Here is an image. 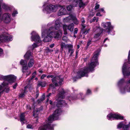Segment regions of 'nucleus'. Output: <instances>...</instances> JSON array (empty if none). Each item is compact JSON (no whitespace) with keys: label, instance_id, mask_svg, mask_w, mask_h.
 Instances as JSON below:
<instances>
[{"label":"nucleus","instance_id":"23","mask_svg":"<svg viewBox=\"0 0 130 130\" xmlns=\"http://www.w3.org/2000/svg\"><path fill=\"white\" fill-rule=\"evenodd\" d=\"M22 72L23 73V75H26V77L30 73V71L28 69L27 66H24L22 67Z\"/></svg>","mask_w":130,"mask_h":130},{"label":"nucleus","instance_id":"56","mask_svg":"<svg viewBox=\"0 0 130 130\" xmlns=\"http://www.w3.org/2000/svg\"><path fill=\"white\" fill-rule=\"evenodd\" d=\"M39 94L38 93V92L36 94V98L37 99V98L38 97V96H39Z\"/></svg>","mask_w":130,"mask_h":130},{"label":"nucleus","instance_id":"6","mask_svg":"<svg viewBox=\"0 0 130 130\" xmlns=\"http://www.w3.org/2000/svg\"><path fill=\"white\" fill-rule=\"evenodd\" d=\"M101 25L103 27L105 28V29H104L103 31L107 33L108 34L114 35L115 31L113 29L114 26L111 25L110 22H102Z\"/></svg>","mask_w":130,"mask_h":130},{"label":"nucleus","instance_id":"30","mask_svg":"<svg viewBox=\"0 0 130 130\" xmlns=\"http://www.w3.org/2000/svg\"><path fill=\"white\" fill-rule=\"evenodd\" d=\"M102 31H100L98 34H95L93 38L95 39V40L94 41V42L99 40V37Z\"/></svg>","mask_w":130,"mask_h":130},{"label":"nucleus","instance_id":"20","mask_svg":"<svg viewBox=\"0 0 130 130\" xmlns=\"http://www.w3.org/2000/svg\"><path fill=\"white\" fill-rule=\"evenodd\" d=\"M120 91L122 94L125 93L126 92H130V86L127 84L124 87L120 88Z\"/></svg>","mask_w":130,"mask_h":130},{"label":"nucleus","instance_id":"45","mask_svg":"<svg viewBox=\"0 0 130 130\" xmlns=\"http://www.w3.org/2000/svg\"><path fill=\"white\" fill-rule=\"evenodd\" d=\"M55 86L53 84H52L50 85L49 89H53L54 88Z\"/></svg>","mask_w":130,"mask_h":130},{"label":"nucleus","instance_id":"4","mask_svg":"<svg viewBox=\"0 0 130 130\" xmlns=\"http://www.w3.org/2000/svg\"><path fill=\"white\" fill-rule=\"evenodd\" d=\"M61 5L59 4L53 5L50 4L46 6L44 4L42 7V11L44 13L50 14L51 13L56 12L59 7Z\"/></svg>","mask_w":130,"mask_h":130},{"label":"nucleus","instance_id":"52","mask_svg":"<svg viewBox=\"0 0 130 130\" xmlns=\"http://www.w3.org/2000/svg\"><path fill=\"white\" fill-rule=\"evenodd\" d=\"M17 85V83H16L13 86V88L14 89H15L16 88V87Z\"/></svg>","mask_w":130,"mask_h":130},{"label":"nucleus","instance_id":"36","mask_svg":"<svg viewBox=\"0 0 130 130\" xmlns=\"http://www.w3.org/2000/svg\"><path fill=\"white\" fill-rule=\"evenodd\" d=\"M92 38H90L88 39L87 43V47L89 46L92 43V42L93 41H92Z\"/></svg>","mask_w":130,"mask_h":130},{"label":"nucleus","instance_id":"12","mask_svg":"<svg viewBox=\"0 0 130 130\" xmlns=\"http://www.w3.org/2000/svg\"><path fill=\"white\" fill-rule=\"evenodd\" d=\"M11 14L9 13H4L2 17H0V23L3 20L6 23H10L11 21Z\"/></svg>","mask_w":130,"mask_h":130},{"label":"nucleus","instance_id":"43","mask_svg":"<svg viewBox=\"0 0 130 130\" xmlns=\"http://www.w3.org/2000/svg\"><path fill=\"white\" fill-rule=\"evenodd\" d=\"M26 127L28 129H32L34 128L33 127L32 125L30 124H28L27 126Z\"/></svg>","mask_w":130,"mask_h":130},{"label":"nucleus","instance_id":"57","mask_svg":"<svg viewBox=\"0 0 130 130\" xmlns=\"http://www.w3.org/2000/svg\"><path fill=\"white\" fill-rule=\"evenodd\" d=\"M51 93H49L48 94L47 96V97L48 98L51 95Z\"/></svg>","mask_w":130,"mask_h":130},{"label":"nucleus","instance_id":"58","mask_svg":"<svg viewBox=\"0 0 130 130\" xmlns=\"http://www.w3.org/2000/svg\"><path fill=\"white\" fill-rule=\"evenodd\" d=\"M35 75H32V77H31V79H32L34 78L35 77Z\"/></svg>","mask_w":130,"mask_h":130},{"label":"nucleus","instance_id":"37","mask_svg":"<svg viewBox=\"0 0 130 130\" xmlns=\"http://www.w3.org/2000/svg\"><path fill=\"white\" fill-rule=\"evenodd\" d=\"M18 12L17 10L16 9H14L12 13V16L13 17H14L17 15V14H18Z\"/></svg>","mask_w":130,"mask_h":130},{"label":"nucleus","instance_id":"51","mask_svg":"<svg viewBox=\"0 0 130 130\" xmlns=\"http://www.w3.org/2000/svg\"><path fill=\"white\" fill-rule=\"evenodd\" d=\"M54 45V43H53L50 45V47L51 48H52L53 47Z\"/></svg>","mask_w":130,"mask_h":130},{"label":"nucleus","instance_id":"16","mask_svg":"<svg viewBox=\"0 0 130 130\" xmlns=\"http://www.w3.org/2000/svg\"><path fill=\"white\" fill-rule=\"evenodd\" d=\"M31 41H34L38 43H39L41 42L40 37L36 32L33 31L31 33Z\"/></svg>","mask_w":130,"mask_h":130},{"label":"nucleus","instance_id":"50","mask_svg":"<svg viewBox=\"0 0 130 130\" xmlns=\"http://www.w3.org/2000/svg\"><path fill=\"white\" fill-rule=\"evenodd\" d=\"M46 76V75L45 74H43L42 75L41 77V79H43Z\"/></svg>","mask_w":130,"mask_h":130},{"label":"nucleus","instance_id":"8","mask_svg":"<svg viewBox=\"0 0 130 130\" xmlns=\"http://www.w3.org/2000/svg\"><path fill=\"white\" fill-rule=\"evenodd\" d=\"M16 78V77L13 75L5 76L0 75V80H4L10 83L14 82L15 81Z\"/></svg>","mask_w":130,"mask_h":130},{"label":"nucleus","instance_id":"41","mask_svg":"<svg viewBox=\"0 0 130 130\" xmlns=\"http://www.w3.org/2000/svg\"><path fill=\"white\" fill-rule=\"evenodd\" d=\"M38 86H41L42 87H44L45 86V84L44 82H41L38 83Z\"/></svg>","mask_w":130,"mask_h":130},{"label":"nucleus","instance_id":"24","mask_svg":"<svg viewBox=\"0 0 130 130\" xmlns=\"http://www.w3.org/2000/svg\"><path fill=\"white\" fill-rule=\"evenodd\" d=\"M29 85H28L26 86L25 87L24 90H22L21 92L20 93L19 96L20 98L23 97L25 96V93H26V90L27 88H28L29 89H30V88H29Z\"/></svg>","mask_w":130,"mask_h":130},{"label":"nucleus","instance_id":"11","mask_svg":"<svg viewBox=\"0 0 130 130\" xmlns=\"http://www.w3.org/2000/svg\"><path fill=\"white\" fill-rule=\"evenodd\" d=\"M107 118L108 120H122L123 119V117L118 113H110L107 115Z\"/></svg>","mask_w":130,"mask_h":130},{"label":"nucleus","instance_id":"59","mask_svg":"<svg viewBox=\"0 0 130 130\" xmlns=\"http://www.w3.org/2000/svg\"><path fill=\"white\" fill-rule=\"evenodd\" d=\"M99 11H101L102 12H103L104 11V9L103 8H101L100 9Z\"/></svg>","mask_w":130,"mask_h":130},{"label":"nucleus","instance_id":"17","mask_svg":"<svg viewBox=\"0 0 130 130\" xmlns=\"http://www.w3.org/2000/svg\"><path fill=\"white\" fill-rule=\"evenodd\" d=\"M117 127L119 129L122 127V130H130V122L128 124L126 125V122L122 121L118 124Z\"/></svg>","mask_w":130,"mask_h":130},{"label":"nucleus","instance_id":"13","mask_svg":"<svg viewBox=\"0 0 130 130\" xmlns=\"http://www.w3.org/2000/svg\"><path fill=\"white\" fill-rule=\"evenodd\" d=\"M13 36L9 34H4L0 36V43L4 42H9L12 40Z\"/></svg>","mask_w":130,"mask_h":130},{"label":"nucleus","instance_id":"38","mask_svg":"<svg viewBox=\"0 0 130 130\" xmlns=\"http://www.w3.org/2000/svg\"><path fill=\"white\" fill-rule=\"evenodd\" d=\"M45 95L43 94L42 96V98L38 100V104H39L41 102L43 101L45 99Z\"/></svg>","mask_w":130,"mask_h":130},{"label":"nucleus","instance_id":"31","mask_svg":"<svg viewBox=\"0 0 130 130\" xmlns=\"http://www.w3.org/2000/svg\"><path fill=\"white\" fill-rule=\"evenodd\" d=\"M72 21L76 25H77L79 23V21L77 20L76 16L74 14H73V17L72 19Z\"/></svg>","mask_w":130,"mask_h":130},{"label":"nucleus","instance_id":"9","mask_svg":"<svg viewBox=\"0 0 130 130\" xmlns=\"http://www.w3.org/2000/svg\"><path fill=\"white\" fill-rule=\"evenodd\" d=\"M38 46V45L37 43H34L32 45V46L29 47L28 48L29 50L24 55V58L27 60L32 58V53L30 52V51H32L34 48L37 47Z\"/></svg>","mask_w":130,"mask_h":130},{"label":"nucleus","instance_id":"2","mask_svg":"<svg viewBox=\"0 0 130 130\" xmlns=\"http://www.w3.org/2000/svg\"><path fill=\"white\" fill-rule=\"evenodd\" d=\"M50 24H48L47 26L46 29L44 26H42L41 30L42 36L44 37L43 41L48 42L51 41L53 37L55 38H58L61 37L60 31L56 33L54 32V28L53 27H49Z\"/></svg>","mask_w":130,"mask_h":130},{"label":"nucleus","instance_id":"48","mask_svg":"<svg viewBox=\"0 0 130 130\" xmlns=\"http://www.w3.org/2000/svg\"><path fill=\"white\" fill-rule=\"evenodd\" d=\"M95 13V12H90L89 15V17H93Z\"/></svg>","mask_w":130,"mask_h":130},{"label":"nucleus","instance_id":"61","mask_svg":"<svg viewBox=\"0 0 130 130\" xmlns=\"http://www.w3.org/2000/svg\"><path fill=\"white\" fill-rule=\"evenodd\" d=\"M39 72H40V73H42L43 72V71L42 70H39Z\"/></svg>","mask_w":130,"mask_h":130},{"label":"nucleus","instance_id":"34","mask_svg":"<svg viewBox=\"0 0 130 130\" xmlns=\"http://www.w3.org/2000/svg\"><path fill=\"white\" fill-rule=\"evenodd\" d=\"M39 110H34L33 111V116L35 118H37L38 117V115L39 113Z\"/></svg>","mask_w":130,"mask_h":130},{"label":"nucleus","instance_id":"22","mask_svg":"<svg viewBox=\"0 0 130 130\" xmlns=\"http://www.w3.org/2000/svg\"><path fill=\"white\" fill-rule=\"evenodd\" d=\"M59 7H60L61 8L58 13V15L60 16L67 14V10L64 6L61 5V6Z\"/></svg>","mask_w":130,"mask_h":130},{"label":"nucleus","instance_id":"55","mask_svg":"<svg viewBox=\"0 0 130 130\" xmlns=\"http://www.w3.org/2000/svg\"><path fill=\"white\" fill-rule=\"evenodd\" d=\"M108 40V39L107 38H105L104 39V41H103V44H104V43L107 40Z\"/></svg>","mask_w":130,"mask_h":130},{"label":"nucleus","instance_id":"25","mask_svg":"<svg viewBox=\"0 0 130 130\" xmlns=\"http://www.w3.org/2000/svg\"><path fill=\"white\" fill-rule=\"evenodd\" d=\"M60 43L61 49L62 50L64 49H67L68 48H69L71 45V44H66L62 42H61Z\"/></svg>","mask_w":130,"mask_h":130},{"label":"nucleus","instance_id":"54","mask_svg":"<svg viewBox=\"0 0 130 130\" xmlns=\"http://www.w3.org/2000/svg\"><path fill=\"white\" fill-rule=\"evenodd\" d=\"M50 103L52 105V104H53L52 101H51V100H50ZM53 105L54 104L55 105V103H53Z\"/></svg>","mask_w":130,"mask_h":130},{"label":"nucleus","instance_id":"1","mask_svg":"<svg viewBox=\"0 0 130 130\" xmlns=\"http://www.w3.org/2000/svg\"><path fill=\"white\" fill-rule=\"evenodd\" d=\"M100 51V49H98L94 53V55L90 62L88 63L87 67H85L78 71L76 77L73 78L74 80H76L75 78L79 79L84 76L87 77L88 74L89 72H92L94 70L95 67L99 64L98 58Z\"/></svg>","mask_w":130,"mask_h":130},{"label":"nucleus","instance_id":"53","mask_svg":"<svg viewBox=\"0 0 130 130\" xmlns=\"http://www.w3.org/2000/svg\"><path fill=\"white\" fill-rule=\"evenodd\" d=\"M96 16H102V15L100 14V12H98L96 14Z\"/></svg>","mask_w":130,"mask_h":130},{"label":"nucleus","instance_id":"21","mask_svg":"<svg viewBox=\"0 0 130 130\" xmlns=\"http://www.w3.org/2000/svg\"><path fill=\"white\" fill-rule=\"evenodd\" d=\"M60 23L58 20H57L55 21V28L53 27H53L54 28V32L55 33H57L59 32V31H60L61 34V31L60 30L58 31H56L55 30H58L60 26Z\"/></svg>","mask_w":130,"mask_h":130},{"label":"nucleus","instance_id":"29","mask_svg":"<svg viewBox=\"0 0 130 130\" xmlns=\"http://www.w3.org/2000/svg\"><path fill=\"white\" fill-rule=\"evenodd\" d=\"M35 61L32 58H30L28 64V67L29 68L32 67L34 64Z\"/></svg>","mask_w":130,"mask_h":130},{"label":"nucleus","instance_id":"3","mask_svg":"<svg viewBox=\"0 0 130 130\" xmlns=\"http://www.w3.org/2000/svg\"><path fill=\"white\" fill-rule=\"evenodd\" d=\"M62 112L61 109H57L55 110L53 115L50 116L47 119L45 123L40 127L41 130H54L53 125L51 124L54 120L59 119V116L61 115Z\"/></svg>","mask_w":130,"mask_h":130},{"label":"nucleus","instance_id":"14","mask_svg":"<svg viewBox=\"0 0 130 130\" xmlns=\"http://www.w3.org/2000/svg\"><path fill=\"white\" fill-rule=\"evenodd\" d=\"M74 26V24L72 23L68 25L66 24L63 25V27L64 31V34L66 35L67 34V30L71 32H72L73 31Z\"/></svg>","mask_w":130,"mask_h":130},{"label":"nucleus","instance_id":"27","mask_svg":"<svg viewBox=\"0 0 130 130\" xmlns=\"http://www.w3.org/2000/svg\"><path fill=\"white\" fill-rule=\"evenodd\" d=\"M73 14H71L68 17L64 19L63 21L65 23L70 22L72 21Z\"/></svg>","mask_w":130,"mask_h":130},{"label":"nucleus","instance_id":"46","mask_svg":"<svg viewBox=\"0 0 130 130\" xmlns=\"http://www.w3.org/2000/svg\"><path fill=\"white\" fill-rule=\"evenodd\" d=\"M91 90H90L89 89H88L87 90V92H86V94L87 95H89L91 93Z\"/></svg>","mask_w":130,"mask_h":130},{"label":"nucleus","instance_id":"15","mask_svg":"<svg viewBox=\"0 0 130 130\" xmlns=\"http://www.w3.org/2000/svg\"><path fill=\"white\" fill-rule=\"evenodd\" d=\"M69 2L73 1V5L74 6H79L80 8L84 7L86 5V4L84 3L82 0H68Z\"/></svg>","mask_w":130,"mask_h":130},{"label":"nucleus","instance_id":"7","mask_svg":"<svg viewBox=\"0 0 130 130\" xmlns=\"http://www.w3.org/2000/svg\"><path fill=\"white\" fill-rule=\"evenodd\" d=\"M47 78L50 77L52 78L51 80L55 86L61 85L62 84V79L59 76H54L53 75H48L47 76Z\"/></svg>","mask_w":130,"mask_h":130},{"label":"nucleus","instance_id":"47","mask_svg":"<svg viewBox=\"0 0 130 130\" xmlns=\"http://www.w3.org/2000/svg\"><path fill=\"white\" fill-rule=\"evenodd\" d=\"M99 6H100V5L97 4H96V5H95V10H96L97 9H98L99 7Z\"/></svg>","mask_w":130,"mask_h":130},{"label":"nucleus","instance_id":"33","mask_svg":"<svg viewBox=\"0 0 130 130\" xmlns=\"http://www.w3.org/2000/svg\"><path fill=\"white\" fill-rule=\"evenodd\" d=\"M20 64L22 66V67L24 66H27V62L25 60H23L22 59L21 60H20Z\"/></svg>","mask_w":130,"mask_h":130},{"label":"nucleus","instance_id":"63","mask_svg":"<svg viewBox=\"0 0 130 130\" xmlns=\"http://www.w3.org/2000/svg\"><path fill=\"white\" fill-rule=\"evenodd\" d=\"M36 71H35L33 73L32 75H35L36 74Z\"/></svg>","mask_w":130,"mask_h":130},{"label":"nucleus","instance_id":"32","mask_svg":"<svg viewBox=\"0 0 130 130\" xmlns=\"http://www.w3.org/2000/svg\"><path fill=\"white\" fill-rule=\"evenodd\" d=\"M73 46L72 45H71V46H70L69 48H68V52L70 53V54L69 55V56H71L73 53L74 52V50L73 49Z\"/></svg>","mask_w":130,"mask_h":130},{"label":"nucleus","instance_id":"60","mask_svg":"<svg viewBox=\"0 0 130 130\" xmlns=\"http://www.w3.org/2000/svg\"><path fill=\"white\" fill-rule=\"evenodd\" d=\"M48 51H49V52H52L53 51V50H52V49H48Z\"/></svg>","mask_w":130,"mask_h":130},{"label":"nucleus","instance_id":"26","mask_svg":"<svg viewBox=\"0 0 130 130\" xmlns=\"http://www.w3.org/2000/svg\"><path fill=\"white\" fill-rule=\"evenodd\" d=\"M125 82V80L124 78H122L118 82L117 85L119 89L120 90V88L124 87V86H122L123 84Z\"/></svg>","mask_w":130,"mask_h":130},{"label":"nucleus","instance_id":"62","mask_svg":"<svg viewBox=\"0 0 130 130\" xmlns=\"http://www.w3.org/2000/svg\"><path fill=\"white\" fill-rule=\"evenodd\" d=\"M127 84L130 83V79H129V80L127 81Z\"/></svg>","mask_w":130,"mask_h":130},{"label":"nucleus","instance_id":"10","mask_svg":"<svg viewBox=\"0 0 130 130\" xmlns=\"http://www.w3.org/2000/svg\"><path fill=\"white\" fill-rule=\"evenodd\" d=\"M81 21L82 22L81 24V31L82 32V34L85 36L89 32L90 28L88 26L84 24L85 21L83 18L81 19Z\"/></svg>","mask_w":130,"mask_h":130},{"label":"nucleus","instance_id":"44","mask_svg":"<svg viewBox=\"0 0 130 130\" xmlns=\"http://www.w3.org/2000/svg\"><path fill=\"white\" fill-rule=\"evenodd\" d=\"M4 55L3 52V50L0 48V57L3 56Z\"/></svg>","mask_w":130,"mask_h":130},{"label":"nucleus","instance_id":"42","mask_svg":"<svg viewBox=\"0 0 130 130\" xmlns=\"http://www.w3.org/2000/svg\"><path fill=\"white\" fill-rule=\"evenodd\" d=\"M62 40L65 42H67L68 40V38L66 36H63L62 38Z\"/></svg>","mask_w":130,"mask_h":130},{"label":"nucleus","instance_id":"39","mask_svg":"<svg viewBox=\"0 0 130 130\" xmlns=\"http://www.w3.org/2000/svg\"><path fill=\"white\" fill-rule=\"evenodd\" d=\"M99 18H96V17H94L93 19H91L90 21V23H92V22H95V21L96 22H97L98 21Z\"/></svg>","mask_w":130,"mask_h":130},{"label":"nucleus","instance_id":"19","mask_svg":"<svg viewBox=\"0 0 130 130\" xmlns=\"http://www.w3.org/2000/svg\"><path fill=\"white\" fill-rule=\"evenodd\" d=\"M8 83L9 82H4L2 84L0 85V86L2 87L3 90V92L5 91L7 93H8L9 91V87L8 86Z\"/></svg>","mask_w":130,"mask_h":130},{"label":"nucleus","instance_id":"28","mask_svg":"<svg viewBox=\"0 0 130 130\" xmlns=\"http://www.w3.org/2000/svg\"><path fill=\"white\" fill-rule=\"evenodd\" d=\"M24 114V113H22L21 114L20 116V121L22 124H23L26 122Z\"/></svg>","mask_w":130,"mask_h":130},{"label":"nucleus","instance_id":"40","mask_svg":"<svg viewBox=\"0 0 130 130\" xmlns=\"http://www.w3.org/2000/svg\"><path fill=\"white\" fill-rule=\"evenodd\" d=\"M100 30V29L99 27H95V26H94L93 27V31H98Z\"/></svg>","mask_w":130,"mask_h":130},{"label":"nucleus","instance_id":"49","mask_svg":"<svg viewBox=\"0 0 130 130\" xmlns=\"http://www.w3.org/2000/svg\"><path fill=\"white\" fill-rule=\"evenodd\" d=\"M78 31V28H75L74 29V34H75L77 33Z\"/></svg>","mask_w":130,"mask_h":130},{"label":"nucleus","instance_id":"18","mask_svg":"<svg viewBox=\"0 0 130 130\" xmlns=\"http://www.w3.org/2000/svg\"><path fill=\"white\" fill-rule=\"evenodd\" d=\"M68 99L69 101L71 100L80 99L82 101H84L86 99L85 96L83 95V94L81 93L77 94L76 96H72L70 95L68 98Z\"/></svg>","mask_w":130,"mask_h":130},{"label":"nucleus","instance_id":"5","mask_svg":"<svg viewBox=\"0 0 130 130\" xmlns=\"http://www.w3.org/2000/svg\"><path fill=\"white\" fill-rule=\"evenodd\" d=\"M59 93L57 96L58 98L56 99L57 101L56 106L58 107H62L66 105L67 103L64 101L60 99H61L63 98L64 96L65 92L63 89L61 88L59 89Z\"/></svg>","mask_w":130,"mask_h":130},{"label":"nucleus","instance_id":"64","mask_svg":"<svg viewBox=\"0 0 130 130\" xmlns=\"http://www.w3.org/2000/svg\"><path fill=\"white\" fill-rule=\"evenodd\" d=\"M78 53V52L77 51H76V56H77V55Z\"/></svg>","mask_w":130,"mask_h":130},{"label":"nucleus","instance_id":"35","mask_svg":"<svg viewBox=\"0 0 130 130\" xmlns=\"http://www.w3.org/2000/svg\"><path fill=\"white\" fill-rule=\"evenodd\" d=\"M72 1L73 2V1ZM73 7L74 6H73V2L72 4V6L71 5H70L67 6L66 7L68 11H71L72 10V7Z\"/></svg>","mask_w":130,"mask_h":130}]
</instances>
